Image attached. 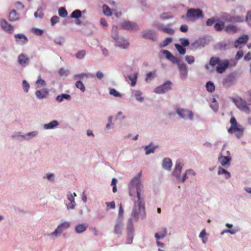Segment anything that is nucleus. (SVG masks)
<instances>
[{"instance_id":"nucleus-1","label":"nucleus","mask_w":251,"mask_h":251,"mask_svg":"<svg viewBox=\"0 0 251 251\" xmlns=\"http://www.w3.org/2000/svg\"><path fill=\"white\" fill-rule=\"evenodd\" d=\"M142 172L138 173L128 184L129 195L131 200L134 201L132 210L131 216L135 222L139 217L144 219L146 217L144 198L142 193L144 192V186L141 182Z\"/></svg>"},{"instance_id":"nucleus-2","label":"nucleus","mask_w":251,"mask_h":251,"mask_svg":"<svg viewBox=\"0 0 251 251\" xmlns=\"http://www.w3.org/2000/svg\"><path fill=\"white\" fill-rule=\"evenodd\" d=\"M161 52L165 55L166 59L177 65L180 78L183 79H186L188 76V67L185 63L182 62L180 58L175 56L168 50H163Z\"/></svg>"},{"instance_id":"nucleus-3","label":"nucleus","mask_w":251,"mask_h":251,"mask_svg":"<svg viewBox=\"0 0 251 251\" xmlns=\"http://www.w3.org/2000/svg\"><path fill=\"white\" fill-rule=\"evenodd\" d=\"M229 123L230 126L227 129V132L229 134L235 133L236 137L240 139L243 136L244 128L237 122L234 116L231 117Z\"/></svg>"},{"instance_id":"nucleus-4","label":"nucleus","mask_w":251,"mask_h":251,"mask_svg":"<svg viewBox=\"0 0 251 251\" xmlns=\"http://www.w3.org/2000/svg\"><path fill=\"white\" fill-rule=\"evenodd\" d=\"M205 24L208 26H211L214 25V28L217 32H221L225 28V22L219 18L215 17L208 19Z\"/></svg>"},{"instance_id":"nucleus-5","label":"nucleus","mask_w":251,"mask_h":251,"mask_svg":"<svg viewBox=\"0 0 251 251\" xmlns=\"http://www.w3.org/2000/svg\"><path fill=\"white\" fill-rule=\"evenodd\" d=\"M204 16L202 10L200 8H189L187 10L186 17L189 21H194Z\"/></svg>"},{"instance_id":"nucleus-6","label":"nucleus","mask_w":251,"mask_h":251,"mask_svg":"<svg viewBox=\"0 0 251 251\" xmlns=\"http://www.w3.org/2000/svg\"><path fill=\"white\" fill-rule=\"evenodd\" d=\"M239 75V73L237 71L231 73L223 79V84L226 87H229L233 85Z\"/></svg>"},{"instance_id":"nucleus-7","label":"nucleus","mask_w":251,"mask_h":251,"mask_svg":"<svg viewBox=\"0 0 251 251\" xmlns=\"http://www.w3.org/2000/svg\"><path fill=\"white\" fill-rule=\"evenodd\" d=\"M176 114L179 116L180 118L184 120H189L192 121L194 119V113L193 112L185 108H176Z\"/></svg>"},{"instance_id":"nucleus-8","label":"nucleus","mask_w":251,"mask_h":251,"mask_svg":"<svg viewBox=\"0 0 251 251\" xmlns=\"http://www.w3.org/2000/svg\"><path fill=\"white\" fill-rule=\"evenodd\" d=\"M209 41L206 37L199 38L191 43L189 49L191 50H196L203 48L206 45L208 44Z\"/></svg>"},{"instance_id":"nucleus-9","label":"nucleus","mask_w":251,"mask_h":251,"mask_svg":"<svg viewBox=\"0 0 251 251\" xmlns=\"http://www.w3.org/2000/svg\"><path fill=\"white\" fill-rule=\"evenodd\" d=\"M70 226L71 224L69 222H64L59 224L54 231L50 234V236L58 237L64 231L67 229Z\"/></svg>"},{"instance_id":"nucleus-10","label":"nucleus","mask_w":251,"mask_h":251,"mask_svg":"<svg viewBox=\"0 0 251 251\" xmlns=\"http://www.w3.org/2000/svg\"><path fill=\"white\" fill-rule=\"evenodd\" d=\"M173 83L170 80H167L162 85L156 87L153 92L156 94H164L172 89Z\"/></svg>"},{"instance_id":"nucleus-11","label":"nucleus","mask_w":251,"mask_h":251,"mask_svg":"<svg viewBox=\"0 0 251 251\" xmlns=\"http://www.w3.org/2000/svg\"><path fill=\"white\" fill-rule=\"evenodd\" d=\"M233 101L235 103L236 106L238 109L246 113H250V108L247 105V103L245 100H243L241 98H240L239 99L233 98Z\"/></svg>"},{"instance_id":"nucleus-12","label":"nucleus","mask_w":251,"mask_h":251,"mask_svg":"<svg viewBox=\"0 0 251 251\" xmlns=\"http://www.w3.org/2000/svg\"><path fill=\"white\" fill-rule=\"evenodd\" d=\"M132 218H130L127 223V239L128 243H131L133 238L134 229Z\"/></svg>"},{"instance_id":"nucleus-13","label":"nucleus","mask_w":251,"mask_h":251,"mask_svg":"<svg viewBox=\"0 0 251 251\" xmlns=\"http://www.w3.org/2000/svg\"><path fill=\"white\" fill-rule=\"evenodd\" d=\"M229 67V60L227 59L220 60L216 67V71L218 74H222Z\"/></svg>"},{"instance_id":"nucleus-14","label":"nucleus","mask_w":251,"mask_h":251,"mask_svg":"<svg viewBox=\"0 0 251 251\" xmlns=\"http://www.w3.org/2000/svg\"><path fill=\"white\" fill-rule=\"evenodd\" d=\"M123 221L121 218H117L116 221V224L114 227V233L120 237L122 234V229L123 228Z\"/></svg>"},{"instance_id":"nucleus-15","label":"nucleus","mask_w":251,"mask_h":251,"mask_svg":"<svg viewBox=\"0 0 251 251\" xmlns=\"http://www.w3.org/2000/svg\"><path fill=\"white\" fill-rule=\"evenodd\" d=\"M18 64L23 67H25L29 64V58L24 53H21L18 56Z\"/></svg>"},{"instance_id":"nucleus-16","label":"nucleus","mask_w":251,"mask_h":251,"mask_svg":"<svg viewBox=\"0 0 251 251\" xmlns=\"http://www.w3.org/2000/svg\"><path fill=\"white\" fill-rule=\"evenodd\" d=\"M249 40V36L247 35L244 34L242 36H240L238 39H237L234 43V48H241L242 46H241L242 44H246Z\"/></svg>"},{"instance_id":"nucleus-17","label":"nucleus","mask_w":251,"mask_h":251,"mask_svg":"<svg viewBox=\"0 0 251 251\" xmlns=\"http://www.w3.org/2000/svg\"><path fill=\"white\" fill-rule=\"evenodd\" d=\"M231 160V157L223 156L221 153L218 158V162L220 163L221 165L226 168L229 166Z\"/></svg>"},{"instance_id":"nucleus-18","label":"nucleus","mask_w":251,"mask_h":251,"mask_svg":"<svg viewBox=\"0 0 251 251\" xmlns=\"http://www.w3.org/2000/svg\"><path fill=\"white\" fill-rule=\"evenodd\" d=\"M116 46L119 47L123 49H127L129 46V43L127 40L123 37H119L114 40Z\"/></svg>"},{"instance_id":"nucleus-19","label":"nucleus","mask_w":251,"mask_h":251,"mask_svg":"<svg viewBox=\"0 0 251 251\" xmlns=\"http://www.w3.org/2000/svg\"><path fill=\"white\" fill-rule=\"evenodd\" d=\"M137 26L136 24L129 21H124L120 25L122 29L128 31L133 30Z\"/></svg>"},{"instance_id":"nucleus-20","label":"nucleus","mask_w":251,"mask_h":251,"mask_svg":"<svg viewBox=\"0 0 251 251\" xmlns=\"http://www.w3.org/2000/svg\"><path fill=\"white\" fill-rule=\"evenodd\" d=\"M142 37L145 39H150L152 41H156L157 40L155 37V32L151 29L144 30L142 32Z\"/></svg>"},{"instance_id":"nucleus-21","label":"nucleus","mask_w":251,"mask_h":251,"mask_svg":"<svg viewBox=\"0 0 251 251\" xmlns=\"http://www.w3.org/2000/svg\"><path fill=\"white\" fill-rule=\"evenodd\" d=\"M182 168V165L180 161L177 160L175 168L172 172V175L174 176L176 179L180 178V175Z\"/></svg>"},{"instance_id":"nucleus-22","label":"nucleus","mask_w":251,"mask_h":251,"mask_svg":"<svg viewBox=\"0 0 251 251\" xmlns=\"http://www.w3.org/2000/svg\"><path fill=\"white\" fill-rule=\"evenodd\" d=\"M16 42L21 45L26 44L28 41V38L23 34L19 33L14 35Z\"/></svg>"},{"instance_id":"nucleus-23","label":"nucleus","mask_w":251,"mask_h":251,"mask_svg":"<svg viewBox=\"0 0 251 251\" xmlns=\"http://www.w3.org/2000/svg\"><path fill=\"white\" fill-rule=\"evenodd\" d=\"M1 27L5 31L12 33L13 32V27L5 20H1L0 22Z\"/></svg>"},{"instance_id":"nucleus-24","label":"nucleus","mask_w":251,"mask_h":251,"mask_svg":"<svg viewBox=\"0 0 251 251\" xmlns=\"http://www.w3.org/2000/svg\"><path fill=\"white\" fill-rule=\"evenodd\" d=\"M156 27L159 30L163 31L164 32L170 35H173L175 33V30L170 27H166L163 24H158Z\"/></svg>"},{"instance_id":"nucleus-25","label":"nucleus","mask_w":251,"mask_h":251,"mask_svg":"<svg viewBox=\"0 0 251 251\" xmlns=\"http://www.w3.org/2000/svg\"><path fill=\"white\" fill-rule=\"evenodd\" d=\"M67 198L69 201V202L66 204L68 209H73L75 205V199L73 195L70 192H69L67 194Z\"/></svg>"},{"instance_id":"nucleus-26","label":"nucleus","mask_w":251,"mask_h":251,"mask_svg":"<svg viewBox=\"0 0 251 251\" xmlns=\"http://www.w3.org/2000/svg\"><path fill=\"white\" fill-rule=\"evenodd\" d=\"M49 91L47 89L44 88L41 90H37L35 92V95L38 99H43L48 95Z\"/></svg>"},{"instance_id":"nucleus-27","label":"nucleus","mask_w":251,"mask_h":251,"mask_svg":"<svg viewBox=\"0 0 251 251\" xmlns=\"http://www.w3.org/2000/svg\"><path fill=\"white\" fill-rule=\"evenodd\" d=\"M238 29L236 25H227L225 26V31L228 34H234L237 32Z\"/></svg>"},{"instance_id":"nucleus-28","label":"nucleus","mask_w":251,"mask_h":251,"mask_svg":"<svg viewBox=\"0 0 251 251\" xmlns=\"http://www.w3.org/2000/svg\"><path fill=\"white\" fill-rule=\"evenodd\" d=\"M173 165L172 161L169 158H164L162 161V166L166 170H170Z\"/></svg>"},{"instance_id":"nucleus-29","label":"nucleus","mask_w":251,"mask_h":251,"mask_svg":"<svg viewBox=\"0 0 251 251\" xmlns=\"http://www.w3.org/2000/svg\"><path fill=\"white\" fill-rule=\"evenodd\" d=\"M58 125V122L56 120H53L49 123L44 124L43 125V128L46 130L52 129H54Z\"/></svg>"},{"instance_id":"nucleus-30","label":"nucleus","mask_w":251,"mask_h":251,"mask_svg":"<svg viewBox=\"0 0 251 251\" xmlns=\"http://www.w3.org/2000/svg\"><path fill=\"white\" fill-rule=\"evenodd\" d=\"M167 228L165 227H163L161 229V230L155 234V238L157 240L159 239H163L164 238L167 234Z\"/></svg>"},{"instance_id":"nucleus-31","label":"nucleus","mask_w":251,"mask_h":251,"mask_svg":"<svg viewBox=\"0 0 251 251\" xmlns=\"http://www.w3.org/2000/svg\"><path fill=\"white\" fill-rule=\"evenodd\" d=\"M9 20L11 22L17 21L20 18V14L15 10H12L9 14Z\"/></svg>"},{"instance_id":"nucleus-32","label":"nucleus","mask_w":251,"mask_h":251,"mask_svg":"<svg viewBox=\"0 0 251 251\" xmlns=\"http://www.w3.org/2000/svg\"><path fill=\"white\" fill-rule=\"evenodd\" d=\"M217 174L219 175H225V178L226 179L229 178L231 177V174L230 172L221 166L218 167Z\"/></svg>"},{"instance_id":"nucleus-33","label":"nucleus","mask_w":251,"mask_h":251,"mask_svg":"<svg viewBox=\"0 0 251 251\" xmlns=\"http://www.w3.org/2000/svg\"><path fill=\"white\" fill-rule=\"evenodd\" d=\"M220 18L225 23H232V16L229 13L223 12L220 15Z\"/></svg>"},{"instance_id":"nucleus-34","label":"nucleus","mask_w":251,"mask_h":251,"mask_svg":"<svg viewBox=\"0 0 251 251\" xmlns=\"http://www.w3.org/2000/svg\"><path fill=\"white\" fill-rule=\"evenodd\" d=\"M138 75V73H135L133 76L130 75H127V76L125 75L124 76L126 78L127 77L131 81L130 85L131 86L134 87L137 83Z\"/></svg>"},{"instance_id":"nucleus-35","label":"nucleus","mask_w":251,"mask_h":251,"mask_svg":"<svg viewBox=\"0 0 251 251\" xmlns=\"http://www.w3.org/2000/svg\"><path fill=\"white\" fill-rule=\"evenodd\" d=\"M145 151V154L149 155L151 153H153L155 151V150L159 148L158 145H154L152 147H149V146H144L143 147Z\"/></svg>"},{"instance_id":"nucleus-36","label":"nucleus","mask_w":251,"mask_h":251,"mask_svg":"<svg viewBox=\"0 0 251 251\" xmlns=\"http://www.w3.org/2000/svg\"><path fill=\"white\" fill-rule=\"evenodd\" d=\"M71 97L70 95L67 94H62L60 95H58L56 98V100L58 102H61L64 100H70Z\"/></svg>"},{"instance_id":"nucleus-37","label":"nucleus","mask_w":251,"mask_h":251,"mask_svg":"<svg viewBox=\"0 0 251 251\" xmlns=\"http://www.w3.org/2000/svg\"><path fill=\"white\" fill-rule=\"evenodd\" d=\"M38 133L39 132L38 131H33L27 132L25 134V140H30V139L36 137L38 135Z\"/></svg>"},{"instance_id":"nucleus-38","label":"nucleus","mask_w":251,"mask_h":251,"mask_svg":"<svg viewBox=\"0 0 251 251\" xmlns=\"http://www.w3.org/2000/svg\"><path fill=\"white\" fill-rule=\"evenodd\" d=\"M175 46L180 55H184L185 54L186 51L185 47L178 43L175 44Z\"/></svg>"},{"instance_id":"nucleus-39","label":"nucleus","mask_w":251,"mask_h":251,"mask_svg":"<svg viewBox=\"0 0 251 251\" xmlns=\"http://www.w3.org/2000/svg\"><path fill=\"white\" fill-rule=\"evenodd\" d=\"M11 137L18 140H25V134H23L21 132H15L11 136Z\"/></svg>"},{"instance_id":"nucleus-40","label":"nucleus","mask_w":251,"mask_h":251,"mask_svg":"<svg viewBox=\"0 0 251 251\" xmlns=\"http://www.w3.org/2000/svg\"><path fill=\"white\" fill-rule=\"evenodd\" d=\"M206 90L212 93L215 91V87L214 83L211 81H208L205 84Z\"/></svg>"},{"instance_id":"nucleus-41","label":"nucleus","mask_w":251,"mask_h":251,"mask_svg":"<svg viewBox=\"0 0 251 251\" xmlns=\"http://www.w3.org/2000/svg\"><path fill=\"white\" fill-rule=\"evenodd\" d=\"M173 38L172 37H167L162 42L159 44V47L160 48H165L171 44Z\"/></svg>"},{"instance_id":"nucleus-42","label":"nucleus","mask_w":251,"mask_h":251,"mask_svg":"<svg viewBox=\"0 0 251 251\" xmlns=\"http://www.w3.org/2000/svg\"><path fill=\"white\" fill-rule=\"evenodd\" d=\"M111 37L114 40L117 39L120 36L118 34V26L116 25H113L111 30Z\"/></svg>"},{"instance_id":"nucleus-43","label":"nucleus","mask_w":251,"mask_h":251,"mask_svg":"<svg viewBox=\"0 0 251 251\" xmlns=\"http://www.w3.org/2000/svg\"><path fill=\"white\" fill-rule=\"evenodd\" d=\"M156 72V70H154L153 71L148 73L146 74L145 81L147 82H149V80H152L154 77V75H155Z\"/></svg>"},{"instance_id":"nucleus-44","label":"nucleus","mask_w":251,"mask_h":251,"mask_svg":"<svg viewBox=\"0 0 251 251\" xmlns=\"http://www.w3.org/2000/svg\"><path fill=\"white\" fill-rule=\"evenodd\" d=\"M221 59L218 57H212L210 59L209 64L210 66L213 67L217 66L220 61Z\"/></svg>"},{"instance_id":"nucleus-45","label":"nucleus","mask_w":251,"mask_h":251,"mask_svg":"<svg viewBox=\"0 0 251 251\" xmlns=\"http://www.w3.org/2000/svg\"><path fill=\"white\" fill-rule=\"evenodd\" d=\"M43 178L47 179L50 182H54L55 177L53 173H47L43 176Z\"/></svg>"},{"instance_id":"nucleus-46","label":"nucleus","mask_w":251,"mask_h":251,"mask_svg":"<svg viewBox=\"0 0 251 251\" xmlns=\"http://www.w3.org/2000/svg\"><path fill=\"white\" fill-rule=\"evenodd\" d=\"M103 13L107 16H110L112 15V12L110 7L106 4H104L102 6Z\"/></svg>"},{"instance_id":"nucleus-47","label":"nucleus","mask_w":251,"mask_h":251,"mask_svg":"<svg viewBox=\"0 0 251 251\" xmlns=\"http://www.w3.org/2000/svg\"><path fill=\"white\" fill-rule=\"evenodd\" d=\"M227 45L224 42H219L215 46V49L219 50H226Z\"/></svg>"},{"instance_id":"nucleus-48","label":"nucleus","mask_w":251,"mask_h":251,"mask_svg":"<svg viewBox=\"0 0 251 251\" xmlns=\"http://www.w3.org/2000/svg\"><path fill=\"white\" fill-rule=\"evenodd\" d=\"M109 94L116 98H121L122 95L115 88H109Z\"/></svg>"},{"instance_id":"nucleus-49","label":"nucleus","mask_w":251,"mask_h":251,"mask_svg":"<svg viewBox=\"0 0 251 251\" xmlns=\"http://www.w3.org/2000/svg\"><path fill=\"white\" fill-rule=\"evenodd\" d=\"M58 14L60 17L65 18L68 15V12L65 7H61L58 10Z\"/></svg>"},{"instance_id":"nucleus-50","label":"nucleus","mask_w":251,"mask_h":251,"mask_svg":"<svg viewBox=\"0 0 251 251\" xmlns=\"http://www.w3.org/2000/svg\"><path fill=\"white\" fill-rule=\"evenodd\" d=\"M244 21V18L243 16H232V23H243Z\"/></svg>"},{"instance_id":"nucleus-51","label":"nucleus","mask_w":251,"mask_h":251,"mask_svg":"<svg viewBox=\"0 0 251 251\" xmlns=\"http://www.w3.org/2000/svg\"><path fill=\"white\" fill-rule=\"evenodd\" d=\"M71 18L75 19V24L78 25V9L74 10L70 15Z\"/></svg>"},{"instance_id":"nucleus-52","label":"nucleus","mask_w":251,"mask_h":251,"mask_svg":"<svg viewBox=\"0 0 251 251\" xmlns=\"http://www.w3.org/2000/svg\"><path fill=\"white\" fill-rule=\"evenodd\" d=\"M142 95V93L139 90H136L135 92V97L136 98V100L139 101H143L144 100V98L141 97Z\"/></svg>"},{"instance_id":"nucleus-53","label":"nucleus","mask_w":251,"mask_h":251,"mask_svg":"<svg viewBox=\"0 0 251 251\" xmlns=\"http://www.w3.org/2000/svg\"><path fill=\"white\" fill-rule=\"evenodd\" d=\"M179 41H180L181 45L184 47H187L190 45L189 40L187 38H181L179 39Z\"/></svg>"},{"instance_id":"nucleus-54","label":"nucleus","mask_w":251,"mask_h":251,"mask_svg":"<svg viewBox=\"0 0 251 251\" xmlns=\"http://www.w3.org/2000/svg\"><path fill=\"white\" fill-rule=\"evenodd\" d=\"M22 85L24 91L27 93L29 91L30 85L26 80H24L22 82Z\"/></svg>"},{"instance_id":"nucleus-55","label":"nucleus","mask_w":251,"mask_h":251,"mask_svg":"<svg viewBox=\"0 0 251 251\" xmlns=\"http://www.w3.org/2000/svg\"><path fill=\"white\" fill-rule=\"evenodd\" d=\"M185 59L189 64H192L195 62V58L193 56L186 55Z\"/></svg>"},{"instance_id":"nucleus-56","label":"nucleus","mask_w":251,"mask_h":251,"mask_svg":"<svg viewBox=\"0 0 251 251\" xmlns=\"http://www.w3.org/2000/svg\"><path fill=\"white\" fill-rule=\"evenodd\" d=\"M54 41L56 44L62 45L64 44L65 40L62 37H58L54 39Z\"/></svg>"},{"instance_id":"nucleus-57","label":"nucleus","mask_w":251,"mask_h":251,"mask_svg":"<svg viewBox=\"0 0 251 251\" xmlns=\"http://www.w3.org/2000/svg\"><path fill=\"white\" fill-rule=\"evenodd\" d=\"M119 212H118V218H121L122 221H123V213H124V210L122 205V204L120 203L119 204Z\"/></svg>"},{"instance_id":"nucleus-58","label":"nucleus","mask_w":251,"mask_h":251,"mask_svg":"<svg viewBox=\"0 0 251 251\" xmlns=\"http://www.w3.org/2000/svg\"><path fill=\"white\" fill-rule=\"evenodd\" d=\"M81 31L84 34L86 35H90L92 34V30L87 27L82 28Z\"/></svg>"},{"instance_id":"nucleus-59","label":"nucleus","mask_w":251,"mask_h":251,"mask_svg":"<svg viewBox=\"0 0 251 251\" xmlns=\"http://www.w3.org/2000/svg\"><path fill=\"white\" fill-rule=\"evenodd\" d=\"M36 84H37V85L39 87H42V86H45L46 85V81L44 80H43V79H42L41 78L38 79L36 81Z\"/></svg>"},{"instance_id":"nucleus-60","label":"nucleus","mask_w":251,"mask_h":251,"mask_svg":"<svg viewBox=\"0 0 251 251\" xmlns=\"http://www.w3.org/2000/svg\"><path fill=\"white\" fill-rule=\"evenodd\" d=\"M41 10H42V8L41 7L39 8L38 9L37 11L34 13V15L35 18H42L44 14L41 12Z\"/></svg>"},{"instance_id":"nucleus-61","label":"nucleus","mask_w":251,"mask_h":251,"mask_svg":"<svg viewBox=\"0 0 251 251\" xmlns=\"http://www.w3.org/2000/svg\"><path fill=\"white\" fill-rule=\"evenodd\" d=\"M243 55H244V53H243V50H238L236 54L235 57V59L237 61H238L239 59H240L243 56Z\"/></svg>"},{"instance_id":"nucleus-62","label":"nucleus","mask_w":251,"mask_h":251,"mask_svg":"<svg viewBox=\"0 0 251 251\" xmlns=\"http://www.w3.org/2000/svg\"><path fill=\"white\" fill-rule=\"evenodd\" d=\"M59 18L57 16H53L50 19V22L52 25H54L59 22Z\"/></svg>"},{"instance_id":"nucleus-63","label":"nucleus","mask_w":251,"mask_h":251,"mask_svg":"<svg viewBox=\"0 0 251 251\" xmlns=\"http://www.w3.org/2000/svg\"><path fill=\"white\" fill-rule=\"evenodd\" d=\"M105 204L107 209H114L115 208V203L114 201L106 202Z\"/></svg>"},{"instance_id":"nucleus-64","label":"nucleus","mask_w":251,"mask_h":251,"mask_svg":"<svg viewBox=\"0 0 251 251\" xmlns=\"http://www.w3.org/2000/svg\"><path fill=\"white\" fill-rule=\"evenodd\" d=\"M88 224H79V233L84 232L88 227Z\"/></svg>"}]
</instances>
